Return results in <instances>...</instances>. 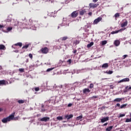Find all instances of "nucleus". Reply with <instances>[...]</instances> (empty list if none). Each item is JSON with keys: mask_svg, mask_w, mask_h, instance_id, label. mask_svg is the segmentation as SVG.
<instances>
[{"mask_svg": "<svg viewBox=\"0 0 131 131\" xmlns=\"http://www.w3.org/2000/svg\"><path fill=\"white\" fill-rule=\"evenodd\" d=\"M14 116H15V112L11 114L9 116L6 118H4L2 120V122L3 123H7V122H8L9 121H11V120H13V119H14Z\"/></svg>", "mask_w": 131, "mask_h": 131, "instance_id": "f257e3e1", "label": "nucleus"}, {"mask_svg": "<svg viewBox=\"0 0 131 131\" xmlns=\"http://www.w3.org/2000/svg\"><path fill=\"white\" fill-rule=\"evenodd\" d=\"M78 16V11H75L73 12L69 17H71V18H76Z\"/></svg>", "mask_w": 131, "mask_h": 131, "instance_id": "f03ea898", "label": "nucleus"}, {"mask_svg": "<svg viewBox=\"0 0 131 131\" xmlns=\"http://www.w3.org/2000/svg\"><path fill=\"white\" fill-rule=\"evenodd\" d=\"M99 6L98 3L94 4V3H90L89 7L90 9H96Z\"/></svg>", "mask_w": 131, "mask_h": 131, "instance_id": "7ed1b4c3", "label": "nucleus"}, {"mask_svg": "<svg viewBox=\"0 0 131 131\" xmlns=\"http://www.w3.org/2000/svg\"><path fill=\"white\" fill-rule=\"evenodd\" d=\"M56 97H55V96L52 97L48 100V102H49V103H51V104H55L56 103Z\"/></svg>", "mask_w": 131, "mask_h": 131, "instance_id": "20e7f679", "label": "nucleus"}, {"mask_svg": "<svg viewBox=\"0 0 131 131\" xmlns=\"http://www.w3.org/2000/svg\"><path fill=\"white\" fill-rule=\"evenodd\" d=\"M40 51L42 54H48L49 52V48L47 47H44L41 48Z\"/></svg>", "mask_w": 131, "mask_h": 131, "instance_id": "39448f33", "label": "nucleus"}, {"mask_svg": "<svg viewBox=\"0 0 131 131\" xmlns=\"http://www.w3.org/2000/svg\"><path fill=\"white\" fill-rule=\"evenodd\" d=\"M39 121H44L45 122H47L48 121H50V117H45L41 119H39Z\"/></svg>", "mask_w": 131, "mask_h": 131, "instance_id": "423d86ee", "label": "nucleus"}, {"mask_svg": "<svg viewBox=\"0 0 131 131\" xmlns=\"http://www.w3.org/2000/svg\"><path fill=\"white\" fill-rule=\"evenodd\" d=\"M71 118H73V115L72 114L65 115L63 118L64 119H67L68 120H69V119H71Z\"/></svg>", "mask_w": 131, "mask_h": 131, "instance_id": "0eeeda50", "label": "nucleus"}, {"mask_svg": "<svg viewBox=\"0 0 131 131\" xmlns=\"http://www.w3.org/2000/svg\"><path fill=\"white\" fill-rule=\"evenodd\" d=\"M102 17H99L98 18H97L94 20L93 24H98V23H99V22H100V21H102Z\"/></svg>", "mask_w": 131, "mask_h": 131, "instance_id": "6e6552de", "label": "nucleus"}, {"mask_svg": "<svg viewBox=\"0 0 131 131\" xmlns=\"http://www.w3.org/2000/svg\"><path fill=\"white\" fill-rule=\"evenodd\" d=\"M123 21H124L123 23L121 24V27H125L127 26V24H128L127 20L125 19H123Z\"/></svg>", "mask_w": 131, "mask_h": 131, "instance_id": "1a4fd4ad", "label": "nucleus"}, {"mask_svg": "<svg viewBox=\"0 0 131 131\" xmlns=\"http://www.w3.org/2000/svg\"><path fill=\"white\" fill-rule=\"evenodd\" d=\"M100 120L102 123H104V122H106V121H108V120H109V117H102Z\"/></svg>", "mask_w": 131, "mask_h": 131, "instance_id": "9d476101", "label": "nucleus"}, {"mask_svg": "<svg viewBox=\"0 0 131 131\" xmlns=\"http://www.w3.org/2000/svg\"><path fill=\"white\" fill-rule=\"evenodd\" d=\"M69 38L67 36L62 37L58 39V41H59V42L60 41H65V40H67V39H68Z\"/></svg>", "mask_w": 131, "mask_h": 131, "instance_id": "9b49d317", "label": "nucleus"}, {"mask_svg": "<svg viewBox=\"0 0 131 131\" xmlns=\"http://www.w3.org/2000/svg\"><path fill=\"white\" fill-rule=\"evenodd\" d=\"M129 81V79L128 78H124L121 80H120L119 81H118V83H120L121 82H128Z\"/></svg>", "mask_w": 131, "mask_h": 131, "instance_id": "f8f14e48", "label": "nucleus"}, {"mask_svg": "<svg viewBox=\"0 0 131 131\" xmlns=\"http://www.w3.org/2000/svg\"><path fill=\"white\" fill-rule=\"evenodd\" d=\"M89 93H91V90L88 88H85L83 90V93L85 94V95H88Z\"/></svg>", "mask_w": 131, "mask_h": 131, "instance_id": "ddd939ff", "label": "nucleus"}, {"mask_svg": "<svg viewBox=\"0 0 131 131\" xmlns=\"http://www.w3.org/2000/svg\"><path fill=\"white\" fill-rule=\"evenodd\" d=\"M17 46L19 47V48H21L22 47V42H17V43L13 45L12 46V48H14V47H17Z\"/></svg>", "mask_w": 131, "mask_h": 131, "instance_id": "4468645a", "label": "nucleus"}, {"mask_svg": "<svg viewBox=\"0 0 131 131\" xmlns=\"http://www.w3.org/2000/svg\"><path fill=\"white\" fill-rule=\"evenodd\" d=\"M85 13H86L85 9H83L79 11V15L80 16H83V15H84Z\"/></svg>", "mask_w": 131, "mask_h": 131, "instance_id": "2eb2a0df", "label": "nucleus"}, {"mask_svg": "<svg viewBox=\"0 0 131 131\" xmlns=\"http://www.w3.org/2000/svg\"><path fill=\"white\" fill-rule=\"evenodd\" d=\"M114 45L116 46V47H118V46L120 45V41L119 40H116L114 42Z\"/></svg>", "mask_w": 131, "mask_h": 131, "instance_id": "dca6fc26", "label": "nucleus"}, {"mask_svg": "<svg viewBox=\"0 0 131 131\" xmlns=\"http://www.w3.org/2000/svg\"><path fill=\"white\" fill-rule=\"evenodd\" d=\"M120 16V13H116L114 16V17H115V20H117V18H119Z\"/></svg>", "mask_w": 131, "mask_h": 131, "instance_id": "f3484780", "label": "nucleus"}, {"mask_svg": "<svg viewBox=\"0 0 131 131\" xmlns=\"http://www.w3.org/2000/svg\"><path fill=\"white\" fill-rule=\"evenodd\" d=\"M6 80H0V86L2 85H6Z\"/></svg>", "mask_w": 131, "mask_h": 131, "instance_id": "a211bd4d", "label": "nucleus"}, {"mask_svg": "<svg viewBox=\"0 0 131 131\" xmlns=\"http://www.w3.org/2000/svg\"><path fill=\"white\" fill-rule=\"evenodd\" d=\"M121 101H122V98H116L114 100V102H121Z\"/></svg>", "mask_w": 131, "mask_h": 131, "instance_id": "6ab92c4d", "label": "nucleus"}, {"mask_svg": "<svg viewBox=\"0 0 131 131\" xmlns=\"http://www.w3.org/2000/svg\"><path fill=\"white\" fill-rule=\"evenodd\" d=\"M63 19V20L62 22V24L60 25L61 26H65L66 25H67V21H66V20H64V18Z\"/></svg>", "mask_w": 131, "mask_h": 131, "instance_id": "aec40b11", "label": "nucleus"}, {"mask_svg": "<svg viewBox=\"0 0 131 131\" xmlns=\"http://www.w3.org/2000/svg\"><path fill=\"white\" fill-rule=\"evenodd\" d=\"M30 45H31V43H28V45H25L21 48L22 50H24V49H28V48L29 47V46H30Z\"/></svg>", "mask_w": 131, "mask_h": 131, "instance_id": "412c9836", "label": "nucleus"}, {"mask_svg": "<svg viewBox=\"0 0 131 131\" xmlns=\"http://www.w3.org/2000/svg\"><path fill=\"white\" fill-rule=\"evenodd\" d=\"M50 16L51 17H56V11L51 12Z\"/></svg>", "mask_w": 131, "mask_h": 131, "instance_id": "4be33fe9", "label": "nucleus"}, {"mask_svg": "<svg viewBox=\"0 0 131 131\" xmlns=\"http://www.w3.org/2000/svg\"><path fill=\"white\" fill-rule=\"evenodd\" d=\"M113 128V126H111L106 128V131H111V129Z\"/></svg>", "mask_w": 131, "mask_h": 131, "instance_id": "5701e85b", "label": "nucleus"}, {"mask_svg": "<svg viewBox=\"0 0 131 131\" xmlns=\"http://www.w3.org/2000/svg\"><path fill=\"white\" fill-rule=\"evenodd\" d=\"M108 67V63H104L102 66V68H107Z\"/></svg>", "mask_w": 131, "mask_h": 131, "instance_id": "b1692460", "label": "nucleus"}, {"mask_svg": "<svg viewBox=\"0 0 131 131\" xmlns=\"http://www.w3.org/2000/svg\"><path fill=\"white\" fill-rule=\"evenodd\" d=\"M92 46H94V42H91L90 43L87 45V48H91Z\"/></svg>", "mask_w": 131, "mask_h": 131, "instance_id": "393cba45", "label": "nucleus"}, {"mask_svg": "<svg viewBox=\"0 0 131 131\" xmlns=\"http://www.w3.org/2000/svg\"><path fill=\"white\" fill-rule=\"evenodd\" d=\"M101 46H105L107 43V40H103L101 42Z\"/></svg>", "mask_w": 131, "mask_h": 131, "instance_id": "a878e982", "label": "nucleus"}, {"mask_svg": "<svg viewBox=\"0 0 131 131\" xmlns=\"http://www.w3.org/2000/svg\"><path fill=\"white\" fill-rule=\"evenodd\" d=\"M0 50H6V47L5 46V45H1Z\"/></svg>", "mask_w": 131, "mask_h": 131, "instance_id": "bb28decb", "label": "nucleus"}, {"mask_svg": "<svg viewBox=\"0 0 131 131\" xmlns=\"http://www.w3.org/2000/svg\"><path fill=\"white\" fill-rule=\"evenodd\" d=\"M17 102L19 104H24L25 101L23 100H18Z\"/></svg>", "mask_w": 131, "mask_h": 131, "instance_id": "cd10ccee", "label": "nucleus"}, {"mask_svg": "<svg viewBox=\"0 0 131 131\" xmlns=\"http://www.w3.org/2000/svg\"><path fill=\"white\" fill-rule=\"evenodd\" d=\"M82 114H81L80 116L77 117L76 119V120H80V119H82Z\"/></svg>", "mask_w": 131, "mask_h": 131, "instance_id": "c85d7f7f", "label": "nucleus"}, {"mask_svg": "<svg viewBox=\"0 0 131 131\" xmlns=\"http://www.w3.org/2000/svg\"><path fill=\"white\" fill-rule=\"evenodd\" d=\"M127 89H128V86H126L125 87V89L124 90V93H127L128 92V90Z\"/></svg>", "mask_w": 131, "mask_h": 131, "instance_id": "c756f323", "label": "nucleus"}, {"mask_svg": "<svg viewBox=\"0 0 131 131\" xmlns=\"http://www.w3.org/2000/svg\"><path fill=\"white\" fill-rule=\"evenodd\" d=\"M118 32H120V31L117 30V31H114L111 32L112 34H115L116 33H118Z\"/></svg>", "mask_w": 131, "mask_h": 131, "instance_id": "7c9ffc66", "label": "nucleus"}, {"mask_svg": "<svg viewBox=\"0 0 131 131\" xmlns=\"http://www.w3.org/2000/svg\"><path fill=\"white\" fill-rule=\"evenodd\" d=\"M45 107V105H42L41 107V112H45L46 111V109H45L43 107Z\"/></svg>", "mask_w": 131, "mask_h": 131, "instance_id": "2f4dec72", "label": "nucleus"}, {"mask_svg": "<svg viewBox=\"0 0 131 131\" xmlns=\"http://www.w3.org/2000/svg\"><path fill=\"white\" fill-rule=\"evenodd\" d=\"M56 119H57V120H63V117L58 116L56 118Z\"/></svg>", "mask_w": 131, "mask_h": 131, "instance_id": "473e14b6", "label": "nucleus"}, {"mask_svg": "<svg viewBox=\"0 0 131 131\" xmlns=\"http://www.w3.org/2000/svg\"><path fill=\"white\" fill-rule=\"evenodd\" d=\"M106 73H107V74H112V73H113V71H106Z\"/></svg>", "mask_w": 131, "mask_h": 131, "instance_id": "72a5a7b5", "label": "nucleus"}, {"mask_svg": "<svg viewBox=\"0 0 131 131\" xmlns=\"http://www.w3.org/2000/svg\"><path fill=\"white\" fill-rule=\"evenodd\" d=\"M54 68H49L47 70V72H50V71H52V70H53Z\"/></svg>", "mask_w": 131, "mask_h": 131, "instance_id": "f704fd0d", "label": "nucleus"}, {"mask_svg": "<svg viewBox=\"0 0 131 131\" xmlns=\"http://www.w3.org/2000/svg\"><path fill=\"white\" fill-rule=\"evenodd\" d=\"M13 4L12 5H14L15 4H18V0H12Z\"/></svg>", "mask_w": 131, "mask_h": 131, "instance_id": "c9c22d12", "label": "nucleus"}, {"mask_svg": "<svg viewBox=\"0 0 131 131\" xmlns=\"http://www.w3.org/2000/svg\"><path fill=\"white\" fill-rule=\"evenodd\" d=\"M80 42V41L76 40L74 42L75 45H78Z\"/></svg>", "mask_w": 131, "mask_h": 131, "instance_id": "e433bc0d", "label": "nucleus"}, {"mask_svg": "<svg viewBox=\"0 0 131 131\" xmlns=\"http://www.w3.org/2000/svg\"><path fill=\"white\" fill-rule=\"evenodd\" d=\"M127 104H123L122 105L120 106V108L121 109H122L123 108H125L126 107V105Z\"/></svg>", "mask_w": 131, "mask_h": 131, "instance_id": "4c0bfd02", "label": "nucleus"}, {"mask_svg": "<svg viewBox=\"0 0 131 131\" xmlns=\"http://www.w3.org/2000/svg\"><path fill=\"white\" fill-rule=\"evenodd\" d=\"M63 63H64L63 61H62V60H59V64L60 66H61V65H63Z\"/></svg>", "mask_w": 131, "mask_h": 131, "instance_id": "58836bf2", "label": "nucleus"}, {"mask_svg": "<svg viewBox=\"0 0 131 131\" xmlns=\"http://www.w3.org/2000/svg\"><path fill=\"white\" fill-rule=\"evenodd\" d=\"M29 58H30V59H31V60H32V59H33V55H32V54L30 53V54H29Z\"/></svg>", "mask_w": 131, "mask_h": 131, "instance_id": "ea45409f", "label": "nucleus"}, {"mask_svg": "<svg viewBox=\"0 0 131 131\" xmlns=\"http://www.w3.org/2000/svg\"><path fill=\"white\" fill-rule=\"evenodd\" d=\"M125 122H131V118L126 119Z\"/></svg>", "mask_w": 131, "mask_h": 131, "instance_id": "a19ab883", "label": "nucleus"}, {"mask_svg": "<svg viewBox=\"0 0 131 131\" xmlns=\"http://www.w3.org/2000/svg\"><path fill=\"white\" fill-rule=\"evenodd\" d=\"M67 63H69V64H71V63H72V60L71 59H69V60L67 61Z\"/></svg>", "mask_w": 131, "mask_h": 131, "instance_id": "79ce46f5", "label": "nucleus"}, {"mask_svg": "<svg viewBox=\"0 0 131 131\" xmlns=\"http://www.w3.org/2000/svg\"><path fill=\"white\" fill-rule=\"evenodd\" d=\"M19 71H20L21 73H23V72H24V69H19Z\"/></svg>", "mask_w": 131, "mask_h": 131, "instance_id": "37998d69", "label": "nucleus"}, {"mask_svg": "<svg viewBox=\"0 0 131 131\" xmlns=\"http://www.w3.org/2000/svg\"><path fill=\"white\" fill-rule=\"evenodd\" d=\"M12 29H13V28H12V27L7 28V31H11V30H12Z\"/></svg>", "mask_w": 131, "mask_h": 131, "instance_id": "c03bdc74", "label": "nucleus"}, {"mask_svg": "<svg viewBox=\"0 0 131 131\" xmlns=\"http://www.w3.org/2000/svg\"><path fill=\"white\" fill-rule=\"evenodd\" d=\"M124 116H125V114H120L119 117H123Z\"/></svg>", "mask_w": 131, "mask_h": 131, "instance_id": "a18cd8bd", "label": "nucleus"}, {"mask_svg": "<svg viewBox=\"0 0 131 131\" xmlns=\"http://www.w3.org/2000/svg\"><path fill=\"white\" fill-rule=\"evenodd\" d=\"M94 88V84L91 83L90 85V89H93Z\"/></svg>", "mask_w": 131, "mask_h": 131, "instance_id": "49530a36", "label": "nucleus"}, {"mask_svg": "<svg viewBox=\"0 0 131 131\" xmlns=\"http://www.w3.org/2000/svg\"><path fill=\"white\" fill-rule=\"evenodd\" d=\"M30 67V68H31V67H37V64H33V65H31Z\"/></svg>", "mask_w": 131, "mask_h": 131, "instance_id": "de8ad7c7", "label": "nucleus"}, {"mask_svg": "<svg viewBox=\"0 0 131 131\" xmlns=\"http://www.w3.org/2000/svg\"><path fill=\"white\" fill-rule=\"evenodd\" d=\"M0 28H1V29H2V30H4V28H5V26H4L2 25H0Z\"/></svg>", "mask_w": 131, "mask_h": 131, "instance_id": "09e8293b", "label": "nucleus"}, {"mask_svg": "<svg viewBox=\"0 0 131 131\" xmlns=\"http://www.w3.org/2000/svg\"><path fill=\"white\" fill-rule=\"evenodd\" d=\"M97 99V98H99V96H93L92 97V99Z\"/></svg>", "mask_w": 131, "mask_h": 131, "instance_id": "8fccbe9b", "label": "nucleus"}, {"mask_svg": "<svg viewBox=\"0 0 131 131\" xmlns=\"http://www.w3.org/2000/svg\"><path fill=\"white\" fill-rule=\"evenodd\" d=\"M35 91H36V92H38V91H39V88H38V87L35 88Z\"/></svg>", "mask_w": 131, "mask_h": 131, "instance_id": "3c124183", "label": "nucleus"}, {"mask_svg": "<svg viewBox=\"0 0 131 131\" xmlns=\"http://www.w3.org/2000/svg\"><path fill=\"white\" fill-rule=\"evenodd\" d=\"M126 57H128L127 55H124L123 56V59H125Z\"/></svg>", "mask_w": 131, "mask_h": 131, "instance_id": "603ef678", "label": "nucleus"}, {"mask_svg": "<svg viewBox=\"0 0 131 131\" xmlns=\"http://www.w3.org/2000/svg\"><path fill=\"white\" fill-rule=\"evenodd\" d=\"M125 29H126L125 28H124L119 30V31H120H120H122L123 30H125Z\"/></svg>", "mask_w": 131, "mask_h": 131, "instance_id": "864d4df0", "label": "nucleus"}, {"mask_svg": "<svg viewBox=\"0 0 131 131\" xmlns=\"http://www.w3.org/2000/svg\"><path fill=\"white\" fill-rule=\"evenodd\" d=\"M88 15L89 16H92L93 15V12H90L88 13Z\"/></svg>", "mask_w": 131, "mask_h": 131, "instance_id": "5fc2aeb1", "label": "nucleus"}, {"mask_svg": "<svg viewBox=\"0 0 131 131\" xmlns=\"http://www.w3.org/2000/svg\"><path fill=\"white\" fill-rule=\"evenodd\" d=\"M73 54H76V53H77V50H75L73 51Z\"/></svg>", "mask_w": 131, "mask_h": 131, "instance_id": "6e6d98bb", "label": "nucleus"}, {"mask_svg": "<svg viewBox=\"0 0 131 131\" xmlns=\"http://www.w3.org/2000/svg\"><path fill=\"white\" fill-rule=\"evenodd\" d=\"M18 117H15V118H13V120H18Z\"/></svg>", "mask_w": 131, "mask_h": 131, "instance_id": "4d7b16f0", "label": "nucleus"}, {"mask_svg": "<svg viewBox=\"0 0 131 131\" xmlns=\"http://www.w3.org/2000/svg\"><path fill=\"white\" fill-rule=\"evenodd\" d=\"M72 106V103H69L68 105V107H71Z\"/></svg>", "mask_w": 131, "mask_h": 131, "instance_id": "13d9d810", "label": "nucleus"}, {"mask_svg": "<svg viewBox=\"0 0 131 131\" xmlns=\"http://www.w3.org/2000/svg\"><path fill=\"white\" fill-rule=\"evenodd\" d=\"M108 125V123H104L103 125V126H107Z\"/></svg>", "mask_w": 131, "mask_h": 131, "instance_id": "bf43d9fd", "label": "nucleus"}, {"mask_svg": "<svg viewBox=\"0 0 131 131\" xmlns=\"http://www.w3.org/2000/svg\"><path fill=\"white\" fill-rule=\"evenodd\" d=\"M26 63H28L29 62V59L27 58L26 60Z\"/></svg>", "mask_w": 131, "mask_h": 131, "instance_id": "052dcab7", "label": "nucleus"}, {"mask_svg": "<svg viewBox=\"0 0 131 131\" xmlns=\"http://www.w3.org/2000/svg\"><path fill=\"white\" fill-rule=\"evenodd\" d=\"M116 106H118V107H120V104L117 103Z\"/></svg>", "mask_w": 131, "mask_h": 131, "instance_id": "680f3d73", "label": "nucleus"}, {"mask_svg": "<svg viewBox=\"0 0 131 131\" xmlns=\"http://www.w3.org/2000/svg\"><path fill=\"white\" fill-rule=\"evenodd\" d=\"M2 111H4V109H3L2 107H0V112H2Z\"/></svg>", "mask_w": 131, "mask_h": 131, "instance_id": "e2e57ef3", "label": "nucleus"}, {"mask_svg": "<svg viewBox=\"0 0 131 131\" xmlns=\"http://www.w3.org/2000/svg\"><path fill=\"white\" fill-rule=\"evenodd\" d=\"M98 0H93V3H97Z\"/></svg>", "mask_w": 131, "mask_h": 131, "instance_id": "0e129e2a", "label": "nucleus"}, {"mask_svg": "<svg viewBox=\"0 0 131 131\" xmlns=\"http://www.w3.org/2000/svg\"><path fill=\"white\" fill-rule=\"evenodd\" d=\"M130 90H131V86H130L129 88H128V91H129Z\"/></svg>", "mask_w": 131, "mask_h": 131, "instance_id": "69168bd1", "label": "nucleus"}, {"mask_svg": "<svg viewBox=\"0 0 131 131\" xmlns=\"http://www.w3.org/2000/svg\"><path fill=\"white\" fill-rule=\"evenodd\" d=\"M1 69H3V67L1 66H0V70H1Z\"/></svg>", "mask_w": 131, "mask_h": 131, "instance_id": "338daca9", "label": "nucleus"}, {"mask_svg": "<svg viewBox=\"0 0 131 131\" xmlns=\"http://www.w3.org/2000/svg\"><path fill=\"white\" fill-rule=\"evenodd\" d=\"M13 49H17V47H12Z\"/></svg>", "mask_w": 131, "mask_h": 131, "instance_id": "774afa93", "label": "nucleus"}]
</instances>
